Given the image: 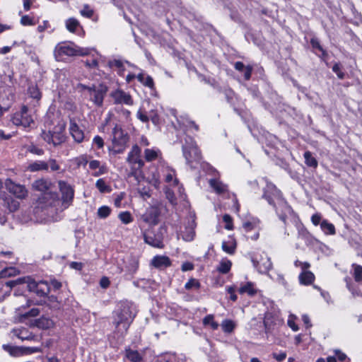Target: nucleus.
<instances>
[{
    "label": "nucleus",
    "mask_w": 362,
    "mask_h": 362,
    "mask_svg": "<svg viewBox=\"0 0 362 362\" xmlns=\"http://www.w3.org/2000/svg\"><path fill=\"white\" fill-rule=\"evenodd\" d=\"M264 198L270 205H272L279 218L286 223L287 217L293 214L292 208L283 198L282 194L274 185L269 184L264 192Z\"/></svg>",
    "instance_id": "1"
},
{
    "label": "nucleus",
    "mask_w": 362,
    "mask_h": 362,
    "mask_svg": "<svg viewBox=\"0 0 362 362\" xmlns=\"http://www.w3.org/2000/svg\"><path fill=\"white\" fill-rule=\"evenodd\" d=\"M135 316L134 305L129 302L122 303L115 319V325L119 331L122 329L124 332H127Z\"/></svg>",
    "instance_id": "2"
},
{
    "label": "nucleus",
    "mask_w": 362,
    "mask_h": 362,
    "mask_svg": "<svg viewBox=\"0 0 362 362\" xmlns=\"http://www.w3.org/2000/svg\"><path fill=\"white\" fill-rule=\"evenodd\" d=\"M112 146L108 148L113 155L122 153L128 146L129 135L122 127L116 124L112 131Z\"/></svg>",
    "instance_id": "3"
},
{
    "label": "nucleus",
    "mask_w": 362,
    "mask_h": 362,
    "mask_svg": "<svg viewBox=\"0 0 362 362\" xmlns=\"http://www.w3.org/2000/svg\"><path fill=\"white\" fill-rule=\"evenodd\" d=\"M78 88L81 90L87 91L90 100L96 106L101 107L103 105L104 98L107 92V87L105 85L99 84L98 86H88L83 84H78Z\"/></svg>",
    "instance_id": "4"
},
{
    "label": "nucleus",
    "mask_w": 362,
    "mask_h": 362,
    "mask_svg": "<svg viewBox=\"0 0 362 362\" xmlns=\"http://www.w3.org/2000/svg\"><path fill=\"white\" fill-rule=\"evenodd\" d=\"M86 54V52H83L81 49L78 48L74 44L67 42L57 44L54 51V57L57 61H64L69 57Z\"/></svg>",
    "instance_id": "5"
},
{
    "label": "nucleus",
    "mask_w": 362,
    "mask_h": 362,
    "mask_svg": "<svg viewBox=\"0 0 362 362\" xmlns=\"http://www.w3.org/2000/svg\"><path fill=\"white\" fill-rule=\"evenodd\" d=\"M166 231L165 226L148 229L144 233V242L152 247L163 248V240Z\"/></svg>",
    "instance_id": "6"
},
{
    "label": "nucleus",
    "mask_w": 362,
    "mask_h": 362,
    "mask_svg": "<svg viewBox=\"0 0 362 362\" xmlns=\"http://www.w3.org/2000/svg\"><path fill=\"white\" fill-rule=\"evenodd\" d=\"M127 162L131 166L130 175L136 176L144 165V160L141 158V148L134 145L132 146L131 151L128 153Z\"/></svg>",
    "instance_id": "7"
},
{
    "label": "nucleus",
    "mask_w": 362,
    "mask_h": 362,
    "mask_svg": "<svg viewBox=\"0 0 362 362\" xmlns=\"http://www.w3.org/2000/svg\"><path fill=\"white\" fill-rule=\"evenodd\" d=\"M183 156L187 164L201 159V154L196 144L191 137L186 140V144L182 146Z\"/></svg>",
    "instance_id": "8"
},
{
    "label": "nucleus",
    "mask_w": 362,
    "mask_h": 362,
    "mask_svg": "<svg viewBox=\"0 0 362 362\" xmlns=\"http://www.w3.org/2000/svg\"><path fill=\"white\" fill-rule=\"evenodd\" d=\"M13 123L16 126L30 127L34 122L31 111L26 106H23L19 112H16L12 117Z\"/></svg>",
    "instance_id": "9"
},
{
    "label": "nucleus",
    "mask_w": 362,
    "mask_h": 362,
    "mask_svg": "<svg viewBox=\"0 0 362 362\" xmlns=\"http://www.w3.org/2000/svg\"><path fill=\"white\" fill-rule=\"evenodd\" d=\"M58 185L62 194V206L64 209H66L73 202L74 190L70 185L64 181H59Z\"/></svg>",
    "instance_id": "10"
},
{
    "label": "nucleus",
    "mask_w": 362,
    "mask_h": 362,
    "mask_svg": "<svg viewBox=\"0 0 362 362\" xmlns=\"http://www.w3.org/2000/svg\"><path fill=\"white\" fill-rule=\"evenodd\" d=\"M253 266L261 274H268L272 268V262L270 257L266 253H262L259 257L252 259Z\"/></svg>",
    "instance_id": "11"
},
{
    "label": "nucleus",
    "mask_w": 362,
    "mask_h": 362,
    "mask_svg": "<svg viewBox=\"0 0 362 362\" xmlns=\"http://www.w3.org/2000/svg\"><path fill=\"white\" fill-rule=\"evenodd\" d=\"M32 187L35 190L42 192L44 195V198L49 197L54 200L57 197V194L52 192V185L48 180L42 178L37 180L33 182Z\"/></svg>",
    "instance_id": "12"
},
{
    "label": "nucleus",
    "mask_w": 362,
    "mask_h": 362,
    "mask_svg": "<svg viewBox=\"0 0 362 362\" xmlns=\"http://www.w3.org/2000/svg\"><path fill=\"white\" fill-rule=\"evenodd\" d=\"M26 283L28 289L39 296H46L49 293V286L47 281H36L28 279Z\"/></svg>",
    "instance_id": "13"
},
{
    "label": "nucleus",
    "mask_w": 362,
    "mask_h": 362,
    "mask_svg": "<svg viewBox=\"0 0 362 362\" xmlns=\"http://www.w3.org/2000/svg\"><path fill=\"white\" fill-rule=\"evenodd\" d=\"M115 104L132 105L134 104L131 95L122 89H117L110 93Z\"/></svg>",
    "instance_id": "14"
},
{
    "label": "nucleus",
    "mask_w": 362,
    "mask_h": 362,
    "mask_svg": "<svg viewBox=\"0 0 362 362\" xmlns=\"http://www.w3.org/2000/svg\"><path fill=\"white\" fill-rule=\"evenodd\" d=\"M5 185L7 190L18 199H25L28 195V191L24 185L16 184L11 179L6 180Z\"/></svg>",
    "instance_id": "15"
},
{
    "label": "nucleus",
    "mask_w": 362,
    "mask_h": 362,
    "mask_svg": "<svg viewBox=\"0 0 362 362\" xmlns=\"http://www.w3.org/2000/svg\"><path fill=\"white\" fill-rule=\"evenodd\" d=\"M69 129L70 134L76 142L81 143L84 140V133L74 119H70Z\"/></svg>",
    "instance_id": "16"
},
{
    "label": "nucleus",
    "mask_w": 362,
    "mask_h": 362,
    "mask_svg": "<svg viewBox=\"0 0 362 362\" xmlns=\"http://www.w3.org/2000/svg\"><path fill=\"white\" fill-rule=\"evenodd\" d=\"M12 333L14 336L17 337L22 341H37L38 338L35 335L33 334L27 328L19 327L12 330Z\"/></svg>",
    "instance_id": "17"
},
{
    "label": "nucleus",
    "mask_w": 362,
    "mask_h": 362,
    "mask_svg": "<svg viewBox=\"0 0 362 362\" xmlns=\"http://www.w3.org/2000/svg\"><path fill=\"white\" fill-rule=\"evenodd\" d=\"M159 213L157 209H148L141 216V219L149 225H156L158 222Z\"/></svg>",
    "instance_id": "18"
},
{
    "label": "nucleus",
    "mask_w": 362,
    "mask_h": 362,
    "mask_svg": "<svg viewBox=\"0 0 362 362\" xmlns=\"http://www.w3.org/2000/svg\"><path fill=\"white\" fill-rule=\"evenodd\" d=\"M151 264L158 269H162L171 265V261L167 256L157 255L151 260Z\"/></svg>",
    "instance_id": "19"
},
{
    "label": "nucleus",
    "mask_w": 362,
    "mask_h": 362,
    "mask_svg": "<svg viewBox=\"0 0 362 362\" xmlns=\"http://www.w3.org/2000/svg\"><path fill=\"white\" fill-rule=\"evenodd\" d=\"M210 187L215 191L218 194L222 195L228 192V185L223 183L218 179H211L209 180Z\"/></svg>",
    "instance_id": "20"
},
{
    "label": "nucleus",
    "mask_w": 362,
    "mask_h": 362,
    "mask_svg": "<svg viewBox=\"0 0 362 362\" xmlns=\"http://www.w3.org/2000/svg\"><path fill=\"white\" fill-rule=\"evenodd\" d=\"M139 268V259L134 256L127 257V262L125 265V271L129 274H134Z\"/></svg>",
    "instance_id": "21"
},
{
    "label": "nucleus",
    "mask_w": 362,
    "mask_h": 362,
    "mask_svg": "<svg viewBox=\"0 0 362 362\" xmlns=\"http://www.w3.org/2000/svg\"><path fill=\"white\" fill-rule=\"evenodd\" d=\"M89 168L90 170H97L98 171L93 173L95 177L105 174L107 172V168L105 165H101L100 162L97 160H93L89 163Z\"/></svg>",
    "instance_id": "22"
},
{
    "label": "nucleus",
    "mask_w": 362,
    "mask_h": 362,
    "mask_svg": "<svg viewBox=\"0 0 362 362\" xmlns=\"http://www.w3.org/2000/svg\"><path fill=\"white\" fill-rule=\"evenodd\" d=\"M235 248L236 241L231 236H229L226 240H224L222 243V249L228 254H233L235 252Z\"/></svg>",
    "instance_id": "23"
},
{
    "label": "nucleus",
    "mask_w": 362,
    "mask_h": 362,
    "mask_svg": "<svg viewBox=\"0 0 362 362\" xmlns=\"http://www.w3.org/2000/svg\"><path fill=\"white\" fill-rule=\"evenodd\" d=\"M298 279L301 284L310 285L314 281L315 275L310 271H302Z\"/></svg>",
    "instance_id": "24"
},
{
    "label": "nucleus",
    "mask_w": 362,
    "mask_h": 362,
    "mask_svg": "<svg viewBox=\"0 0 362 362\" xmlns=\"http://www.w3.org/2000/svg\"><path fill=\"white\" fill-rule=\"evenodd\" d=\"M161 156V152L159 149L156 148H146L144 151V158L148 162L159 158Z\"/></svg>",
    "instance_id": "25"
},
{
    "label": "nucleus",
    "mask_w": 362,
    "mask_h": 362,
    "mask_svg": "<svg viewBox=\"0 0 362 362\" xmlns=\"http://www.w3.org/2000/svg\"><path fill=\"white\" fill-rule=\"evenodd\" d=\"M49 168V165L47 162L43 160H37L30 163L28 170L30 172H37L40 170H47Z\"/></svg>",
    "instance_id": "26"
},
{
    "label": "nucleus",
    "mask_w": 362,
    "mask_h": 362,
    "mask_svg": "<svg viewBox=\"0 0 362 362\" xmlns=\"http://www.w3.org/2000/svg\"><path fill=\"white\" fill-rule=\"evenodd\" d=\"M238 291L240 294L247 293L250 296H254L257 293V290L255 288L253 283L247 282L239 288Z\"/></svg>",
    "instance_id": "27"
},
{
    "label": "nucleus",
    "mask_w": 362,
    "mask_h": 362,
    "mask_svg": "<svg viewBox=\"0 0 362 362\" xmlns=\"http://www.w3.org/2000/svg\"><path fill=\"white\" fill-rule=\"evenodd\" d=\"M4 350L8 352L12 356H19L23 355V346H14L9 344L2 346Z\"/></svg>",
    "instance_id": "28"
},
{
    "label": "nucleus",
    "mask_w": 362,
    "mask_h": 362,
    "mask_svg": "<svg viewBox=\"0 0 362 362\" xmlns=\"http://www.w3.org/2000/svg\"><path fill=\"white\" fill-rule=\"evenodd\" d=\"M320 228L326 235H334L336 233L334 226L327 220L322 221Z\"/></svg>",
    "instance_id": "29"
},
{
    "label": "nucleus",
    "mask_w": 362,
    "mask_h": 362,
    "mask_svg": "<svg viewBox=\"0 0 362 362\" xmlns=\"http://www.w3.org/2000/svg\"><path fill=\"white\" fill-rule=\"evenodd\" d=\"M125 354L126 357L132 362H140L142 361V356L137 351L126 349Z\"/></svg>",
    "instance_id": "30"
},
{
    "label": "nucleus",
    "mask_w": 362,
    "mask_h": 362,
    "mask_svg": "<svg viewBox=\"0 0 362 362\" xmlns=\"http://www.w3.org/2000/svg\"><path fill=\"white\" fill-rule=\"evenodd\" d=\"M221 326L225 333L230 334L233 332L235 324L233 320L226 319L222 321Z\"/></svg>",
    "instance_id": "31"
},
{
    "label": "nucleus",
    "mask_w": 362,
    "mask_h": 362,
    "mask_svg": "<svg viewBox=\"0 0 362 362\" xmlns=\"http://www.w3.org/2000/svg\"><path fill=\"white\" fill-rule=\"evenodd\" d=\"M203 325L204 326H210L213 330H216L218 328V323L214 320L213 315H207L203 319Z\"/></svg>",
    "instance_id": "32"
},
{
    "label": "nucleus",
    "mask_w": 362,
    "mask_h": 362,
    "mask_svg": "<svg viewBox=\"0 0 362 362\" xmlns=\"http://www.w3.org/2000/svg\"><path fill=\"white\" fill-rule=\"evenodd\" d=\"M79 26L78 21L74 18H70L66 21V28L71 33H75Z\"/></svg>",
    "instance_id": "33"
},
{
    "label": "nucleus",
    "mask_w": 362,
    "mask_h": 362,
    "mask_svg": "<svg viewBox=\"0 0 362 362\" xmlns=\"http://www.w3.org/2000/svg\"><path fill=\"white\" fill-rule=\"evenodd\" d=\"M231 266L232 263L230 260L223 259L217 267V270L221 274H227L230 270Z\"/></svg>",
    "instance_id": "34"
},
{
    "label": "nucleus",
    "mask_w": 362,
    "mask_h": 362,
    "mask_svg": "<svg viewBox=\"0 0 362 362\" xmlns=\"http://www.w3.org/2000/svg\"><path fill=\"white\" fill-rule=\"evenodd\" d=\"M304 158L305 164L311 168H317V161L312 155V153L310 151H305L304 153Z\"/></svg>",
    "instance_id": "35"
},
{
    "label": "nucleus",
    "mask_w": 362,
    "mask_h": 362,
    "mask_svg": "<svg viewBox=\"0 0 362 362\" xmlns=\"http://www.w3.org/2000/svg\"><path fill=\"white\" fill-rule=\"evenodd\" d=\"M195 235V232L192 226L186 227L182 232V237L185 241H192Z\"/></svg>",
    "instance_id": "36"
},
{
    "label": "nucleus",
    "mask_w": 362,
    "mask_h": 362,
    "mask_svg": "<svg viewBox=\"0 0 362 362\" xmlns=\"http://www.w3.org/2000/svg\"><path fill=\"white\" fill-rule=\"evenodd\" d=\"M65 140L64 135L60 132H52V142L54 146L62 144Z\"/></svg>",
    "instance_id": "37"
},
{
    "label": "nucleus",
    "mask_w": 362,
    "mask_h": 362,
    "mask_svg": "<svg viewBox=\"0 0 362 362\" xmlns=\"http://www.w3.org/2000/svg\"><path fill=\"white\" fill-rule=\"evenodd\" d=\"M95 186L101 193H108L111 191V187L106 184L103 179L98 180Z\"/></svg>",
    "instance_id": "38"
},
{
    "label": "nucleus",
    "mask_w": 362,
    "mask_h": 362,
    "mask_svg": "<svg viewBox=\"0 0 362 362\" xmlns=\"http://www.w3.org/2000/svg\"><path fill=\"white\" fill-rule=\"evenodd\" d=\"M28 94L29 95L36 100H40L41 98V92L37 86L32 85L28 88Z\"/></svg>",
    "instance_id": "39"
},
{
    "label": "nucleus",
    "mask_w": 362,
    "mask_h": 362,
    "mask_svg": "<svg viewBox=\"0 0 362 362\" xmlns=\"http://www.w3.org/2000/svg\"><path fill=\"white\" fill-rule=\"evenodd\" d=\"M118 218L124 224H129L133 221V217L130 212L123 211L119 214Z\"/></svg>",
    "instance_id": "40"
},
{
    "label": "nucleus",
    "mask_w": 362,
    "mask_h": 362,
    "mask_svg": "<svg viewBox=\"0 0 362 362\" xmlns=\"http://www.w3.org/2000/svg\"><path fill=\"white\" fill-rule=\"evenodd\" d=\"M111 209L107 206H100L97 211V215L100 218H106L110 216Z\"/></svg>",
    "instance_id": "41"
},
{
    "label": "nucleus",
    "mask_w": 362,
    "mask_h": 362,
    "mask_svg": "<svg viewBox=\"0 0 362 362\" xmlns=\"http://www.w3.org/2000/svg\"><path fill=\"white\" fill-rule=\"evenodd\" d=\"M52 325L53 322L50 319L46 317H42L39 319L37 322V326L42 329H48L51 327Z\"/></svg>",
    "instance_id": "42"
},
{
    "label": "nucleus",
    "mask_w": 362,
    "mask_h": 362,
    "mask_svg": "<svg viewBox=\"0 0 362 362\" xmlns=\"http://www.w3.org/2000/svg\"><path fill=\"white\" fill-rule=\"evenodd\" d=\"M175 171L171 169L167 170V173L165 175V180L166 182L170 183L171 182H173V185H177L178 180L177 178H174L175 177Z\"/></svg>",
    "instance_id": "43"
},
{
    "label": "nucleus",
    "mask_w": 362,
    "mask_h": 362,
    "mask_svg": "<svg viewBox=\"0 0 362 362\" xmlns=\"http://www.w3.org/2000/svg\"><path fill=\"white\" fill-rule=\"evenodd\" d=\"M310 44H311V45H312L313 49H318L319 51H320L322 52V57H325L327 55L326 51L321 46L318 39L315 38V37L312 38L310 40Z\"/></svg>",
    "instance_id": "44"
},
{
    "label": "nucleus",
    "mask_w": 362,
    "mask_h": 362,
    "mask_svg": "<svg viewBox=\"0 0 362 362\" xmlns=\"http://www.w3.org/2000/svg\"><path fill=\"white\" fill-rule=\"evenodd\" d=\"M200 287V283L195 279H190L185 285V288L187 290L192 288L198 289Z\"/></svg>",
    "instance_id": "45"
},
{
    "label": "nucleus",
    "mask_w": 362,
    "mask_h": 362,
    "mask_svg": "<svg viewBox=\"0 0 362 362\" xmlns=\"http://www.w3.org/2000/svg\"><path fill=\"white\" fill-rule=\"evenodd\" d=\"M353 267L354 268V279L356 281L359 282L362 280V267L354 264Z\"/></svg>",
    "instance_id": "46"
},
{
    "label": "nucleus",
    "mask_w": 362,
    "mask_h": 362,
    "mask_svg": "<svg viewBox=\"0 0 362 362\" xmlns=\"http://www.w3.org/2000/svg\"><path fill=\"white\" fill-rule=\"evenodd\" d=\"M109 66L112 68H113V67L117 68L118 72L119 74H122V72L124 71L123 64L120 60L114 59L112 61H110Z\"/></svg>",
    "instance_id": "47"
},
{
    "label": "nucleus",
    "mask_w": 362,
    "mask_h": 362,
    "mask_svg": "<svg viewBox=\"0 0 362 362\" xmlns=\"http://www.w3.org/2000/svg\"><path fill=\"white\" fill-rule=\"evenodd\" d=\"M80 13L81 16L88 18H91L93 15V9L87 4L83 6V8L81 10Z\"/></svg>",
    "instance_id": "48"
},
{
    "label": "nucleus",
    "mask_w": 362,
    "mask_h": 362,
    "mask_svg": "<svg viewBox=\"0 0 362 362\" xmlns=\"http://www.w3.org/2000/svg\"><path fill=\"white\" fill-rule=\"evenodd\" d=\"M27 151H29L31 153L37 155V156H42L44 153V150L37 147V146L34 144H31L28 146Z\"/></svg>",
    "instance_id": "49"
},
{
    "label": "nucleus",
    "mask_w": 362,
    "mask_h": 362,
    "mask_svg": "<svg viewBox=\"0 0 362 362\" xmlns=\"http://www.w3.org/2000/svg\"><path fill=\"white\" fill-rule=\"evenodd\" d=\"M17 270L13 267H10L3 270L1 272V277L11 276L16 275Z\"/></svg>",
    "instance_id": "50"
},
{
    "label": "nucleus",
    "mask_w": 362,
    "mask_h": 362,
    "mask_svg": "<svg viewBox=\"0 0 362 362\" xmlns=\"http://www.w3.org/2000/svg\"><path fill=\"white\" fill-rule=\"evenodd\" d=\"M25 282V279L18 278L16 280L8 281L5 283V286L8 288H13L17 284Z\"/></svg>",
    "instance_id": "51"
},
{
    "label": "nucleus",
    "mask_w": 362,
    "mask_h": 362,
    "mask_svg": "<svg viewBox=\"0 0 362 362\" xmlns=\"http://www.w3.org/2000/svg\"><path fill=\"white\" fill-rule=\"evenodd\" d=\"M259 221L258 219H254L252 221H247L243 223V227L246 230H250L258 225Z\"/></svg>",
    "instance_id": "52"
},
{
    "label": "nucleus",
    "mask_w": 362,
    "mask_h": 362,
    "mask_svg": "<svg viewBox=\"0 0 362 362\" xmlns=\"http://www.w3.org/2000/svg\"><path fill=\"white\" fill-rule=\"evenodd\" d=\"M332 71L337 75L339 78L343 79L344 78L345 74L343 71H341L339 64L336 63L334 64L332 66Z\"/></svg>",
    "instance_id": "53"
},
{
    "label": "nucleus",
    "mask_w": 362,
    "mask_h": 362,
    "mask_svg": "<svg viewBox=\"0 0 362 362\" xmlns=\"http://www.w3.org/2000/svg\"><path fill=\"white\" fill-rule=\"evenodd\" d=\"M93 144L95 145L98 148L100 149L104 146V141L103 139L97 135L93 139Z\"/></svg>",
    "instance_id": "54"
},
{
    "label": "nucleus",
    "mask_w": 362,
    "mask_h": 362,
    "mask_svg": "<svg viewBox=\"0 0 362 362\" xmlns=\"http://www.w3.org/2000/svg\"><path fill=\"white\" fill-rule=\"evenodd\" d=\"M42 138L44 141H45L48 144H52V132L51 131H42L41 134Z\"/></svg>",
    "instance_id": "55"
},
{
    "label": "nucleus",
    "mask_w": 362,
    "mask_h": 362,
    "mask_svg": "<svg viewBox=\"0 0 362 362\" xmlns=\"http://www.w3.org/2000/svg\"><path fill=\"white\" fill-rule=\"evenodd\" d=\"M295 317L293 315H291L288 317V325L289 327H291V329L294 331V332H297L298 330V325L295 323Z\"/></svg>",
    "instance_id": "56"
},
{
    "label": "nucleus",
    "mask_w": 362,
    "mask_h": 362,
    "mask_svg": "<svg viewBox=\"0 0 362 362\" xmlns=\"http://www.w3.org/2000/svg\"><path fill=\"white\" fill-rule=\"evenodd\" d=\"M223 220L226 223L225 228L227 230H231L233 228V223L230 216L225 214L223 217Z\"/></svg>",
    "instance_id": "57"
},
{
    "label": "nucleus",
    "mask_w": 362,
    "mask_h": 362,
    "mask_svg": "<svg viewBox=\"0 0 362 362\" xmlns=\"http://www.w3.org/2000/svg\"><path fill=\"white\" fill-rule=\"evenodd\" d=\"M21 23L23 25H32L34 24V22L31 18L25 15L21 17Z\"/></svg>",
    "instance_id": "58"
},
{
    "label": "nucleus",
    "mask_w": 362,
    "mask_h": 362,
    "mask_svg": "<svg viewBox=\"0 0 362 362\" xmlns=\"http://www.w3.org/2000/svg\"><path fill=\"white\" fill-rule=\"evenodd\" d=\"M23 354H30L33 353L40 352L42 351L40 347H24L23 346Z\"/></svg>",
    "instance_id": "59"
},
{
    "label": "nucleus",
    "mask_w": 362,
    "mask_h": 362,
    "mask_svg": "<svg viewBox=\"0 0 362 362\" xmlns=\"http://www.w3.org/2000/svg\"><path fill=\"white\" fill-rule=\"evenodd\" d=\"M137 118L143 122H148L149 121V117L147 116L141 110H139L136 113Z\"/></svg>",
    "instance_id": "60"
},
{
    "label": "nucleus",
    "mask_w": 362,
    "mask_h": 362,
    "mask_svg": "<svg viewBox=\"0 0 362 362\" xmlns=\"http://www.w3.org/2000/svg\"><path fill=\"white\" fill-rule=\"evenodd\" d=\"M253 68L252 66H247L245 69L243 71L244 72V77L245 79L248 81L251 78L252 72Z\"/></svg>",
    "instance_id": "61"
},
{
    "label": "nucleus",
    "mask_w": 362,
    "mask_h": 362,
    "mask_svg": "<svg viewBox=\"0 0 362 362\" xmlns=\"http://www.w3.org/2000/svg\"><path fill=\"white\" fill-rule=\"evenodd\" d=\"M142 83L145 86H147L150 88H153V86H154L153 80L152 77L150 76H146V77L145 78V79H144V82H142Z\"/></svg>",
    "instance_id": "62"
},
{
    "label": "nucleus",
    "mask_w": 362,
    "mask_h": 362,
    "mask_svg": "<svg viewBox=\"0 0 362 362\" xmlns=\"http://www.w3.org/2000/svg\"><path fill=\"white\" fill-rule=\"evenodd\" d=\"M8 208L10 211H15L19 208V202L11 200L10 203H8Z\"/></svg>",
    "instance_id": "63"
},
{
    "label": "nucleus",
    "mask_w": 362,
    "mask_h": 362,
    "mask_svg": "<svg viewBox=\"0 0 362 362\" xmlns=\"http://www.w3.org/2000/svg\"><path fill=\"white\" fill-rule=\"evenodd\" d=\"M322 217L320 214H315L311 217V221L315 226H317L321 223Z\"/></svg>",
    "instance_id": "64"
}]
</instances>
